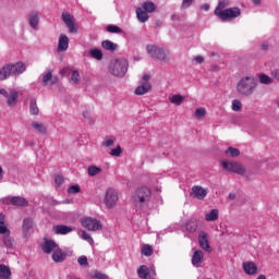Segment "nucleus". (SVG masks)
<instances>
[{"mask_svg":"<svg viewBox=\"0 0 279 279\" xmlns=\"http://www.w3.org/2000/svg\"><path fill=\"white\" fill-rule=\"evenodd\" d=\"M117 202H119V194L117 193V190L109 187L105 196V204L107 208H114V206H117Z\"/></svg>","mask_w":279,"mask_h":279,"instance_id":"9b49d317","label":"nucleus"},{"mask_svg":"<svg viewBox=\"0 0 279 279\" xmlns=\"http://www.w3.org/2000/svg\"><path fill=\"white\" fill-rule=\"evenodd\" d=\"M107 32H109V34H123V29L117 25L107 26Z\"/></svg>","mask_w":279,"mask_h":279,"instance_id":"58836bf2","label":"nucleus"},{"mask_svg":"<svg viewBox=\"0 0 279 279\" xmlns=\"http://www.w3.org/2000/svg\"><path fill=\"white\" fill-rule=\"evenodd\" d=\"M1 173H3V168L0 166V180H3V175H1Z\"/></svg>","mask_w":279,"mask_h":279,"instance_id":"bf43d9fd","label":"nucleus"},{"mask_svg":"<svg viewBox=\"0 0 279 279\" xmlns=\"http://www.w3.org/2000/svg\"><path fill=\"white\" fill-rule=\"evenodd\" d=\"M81 223L83 228H86V230H89L90 232H97V230H101V221L92 217L83 218Z\"/></svg>","mask_w":279,"mask_h":279,"instance_id":"9d476101","label":"nucleus"},{"mask_svg":"<svg viewBox=\"0 0 279 279\" xmlns=\"http://www.w3.org/2000/svg\"><path fill=\"white\" fill-rule=\"evenodd\" d=\"M69 49V36L60 35L58 43V51H66Z\"/></svg>","mask_w":279,"mask_h":279,"instance_id":"b1692460","label":"nucleus"},{"mask_svg":"<svg viewBox=\"0 0 279 279\" xmlns=\"http://www.w3.org/2000/svg\"><path fill=\"white\" fill-rule=\"evenodd\" d=\"M63 23H65L70 34H77V28L75 27V20L73 15L69 12H63L61 15Z\"/></svg>","mask_w":279,"mask_h":279,"instance_id":"ddd939ff","label":"nucleus"},{"mask_svg":"<svg viewBox=\"0 0 279 279\" xmlns=\"http://www.w3.org/2000/svg\"><path fill=\"white\" fill-rule=\"evenodd\" d=\"M32 228H34V220H32V218L24 219L22 226L24 234H27Z\"/></svg>","mask_w":279,"mask_h":279,"instance_id":"f704fd0d","label":"nucleus"},{"mask_svg":"<svg viewBox=\"0 0 279 279\" xmlns=\"http://www.w3.org/2000/svg\"><path fill=\"white\" fill-rule=\"evenodd\" d=\"M10 202L13 206H24L25 207V206L29 205V202H27L25 199V197H22V196H13V197H11Z\"/></svg>","mask_w":279,"mask_h":279,"instance_id":"a878e982","label":"nucleus"},{"mask_svg":"<svg viewBox=\"0 0 279 279\" xmlns=\"http://www.w3.org/2000/svg\"><path fill=\"white\" fill-rule=\"evenodd\" d=\"M192 3H193V0H183L181 4V10H186V8H191Z\"/></svg>","mask_w":279,"mask_h":279,"instance_id":"603ef678","label":"nucleus"},{"mask_svg":"<svg viewBox=\"0 0 279 279\" xmlns=\"http://www.w3.org/2000/svg\"><path fill=\"white\" fill-rule=\"evenodd\" d=\"M112 145H114V140H112V138H106V140L101 143V146H102V147H112Z\"/></svg>","mask_w":279,"mask_h":279,"instance_id":"09e8293b","label":"nucleus"},{"mask_svg":"<svg viewBox=\"0 0 279 279\" xmlns=\"http://www.w3.org/2000/svg\"><path fill=\"white\" fill-rule=\"evenodd\" d=\"M101 47L102 49H106V51H117V49H119V45L108 39L101 43Z\"/></svg>","mask_w":279,"mask_h":279,"instance_id":"cd10ccee","label":"nucleus"},{"mask_svg":"<svg viewBox=\"0 0 279 279\" xmlns=\"http://www.w3.org/2000/svg\"><path fill=\"white\" fill-rule=\"evenodd\" d=\"M82 239L84 241H87V243H89V245H93L95 243V240H93V236H90V234H88L86 231L82 232Z\"/></svg>","mask_w":279,"mask_h":279,"instance_id":"c03bdc74","label":"nucleus"},{"mask_svg":"<svg viewBox=\"0 0 279 279\" xmlns=\"http://www.w3.org/2000/svg\"><path fill=\"white\" fill-rule=\"evenodd\" d=\"M0 234H2V243L8 250L14 247V239L10 235V229L5 226V216L0 214Z\"/></svg>","mask_w":279,"mask_h":279,"instance_id":"6e6552de","label":"nucleus"},{"mask_svg":"<svg viewBox=\"0 0 279 279\" xmlns=\"http://www.w3.org/2000/svg\"><path fill=\"white\" fill-rule=\"evenodd\" d=\"M81 189L80 185H72L68 189V193L70 195H76V193H80Z\"/></svg>","mask_w":279,"mask_h":279,"instance_id":"49530a36","label":"nucleus"},{"mask_svg":"<svg viewBox=\"0 0 279 279\" xmlns=\"http://www.w3.org/2000/svg\"><path fill=\"white\" fill-rule=\"evenodd\" d=\"M169 100L174 106H182V104H184V96H182L181 94H174L171 97H169Z\"/></svg>","mask_w":279,"mask_h":279,"instance_id":"c85d7f7f","label":"nucleus"},{"mask_svg":"<svg viewBox=\"0 0 279 279\" xmlns=\"http://www.w3.org/2000/svg\"><path fill=\"white\" fill-rule=\"evenodd\" d=\"M253 3H254L255 5H258V4H260V0H253Z\"/></svg>","mask_w":279,"mask_h":279,"instance_id":"052dcab7","label":"nucleus"},{"mask_svg":"<svg viewBox=\"0 0 279 279\" xmlns=\"http://www.w3.org/2000/svg\"><path fill=\"white\" fill-rule=\"evenodd\" d=\"M38 23H40V19L38 17V12H32L28 15V24L32 29H38Z\"/></svg>","mask_w":279,"mask_h":279,"instance_id":"412c9836","label":"nucleus"},{"mask_svg":"<svg viewBox=\"0 0 279 279\" xmlns=\"http://www.w3.org/2000/svg\"><path fill=\"white\" fill-rule=\"evenodd\" d=\"M194 60H195V62H197V64L204 63V57H202V56H196V57L194 58Z\"/></svg>","mask_w":279,"mask_h":279,"instance_id":"864d4df0","label":"nucleus"},{"mask_svg":"<svg viewBox=\"0 0 279 279\" xmlns=\"http://www.w3.org/2000/svg\"><path fill=\"white\" fill-rule=\"evenodd\" d=\"M229 199H236V194L230 193L229 194Z\"/></svg>","mask_w":279,"mask_h":279,"instance_id":"13d9d810","label":"nucleus"},{"mask_svg":"<svg viewBox=\"0 0 279 279\" xmlns=\"http://www.w3.org/2000/svg\"><path fill=\"white\" fill-rule=\"evenodd\" d=\"M89 56L90 58H94V60H104V52L98 48L90 49Z\"/></svg>","mask_w":279,"mask_h":279,"instance_id":"2f4dec72","label":"nucleus"},{"mask_svg":"<svg viewBox=\"0 0 279 279\" xmlns=\"http://www.w3.org/2000/svg\"><path fill=\"white\" fill-rule=\"evenodd\" d=\"M61 75H64V73H66V69H63L60 71Z\"/></svg>","mask_w":279,"mask_h":279,"instance_id":"680f3d73","label":"nucleus"},{"mask_svg":"<svg viewBox=\"0 0 279 279\" xmlns=\"http://www.w3.org/2000/svg\"><path fill=\"white\" fill-rule=\"evenodd\" d=\"M201 9H203L205 12H208V10H210V4L204 3L201 5Z\"/></svg>","mask_w":279,"mask_h":279,"instance_id":"6e6d98bb","label":"nucleus"},{"mask_svg":"<svg viewBox=\"0 0 279 279\" xmlns=\"http://www.w3.org/2000/svg\"><path fill=\"white\" fill-rule=\"evenodd\" d=\"M31 128H33L37 134H47V126L43 122L33 121L31 123Z\"/></svg>","mask_w":279,"mask_h":279,"instance_id":"4be33fe9","label":"nucleus"},{"mask_svg":"<svg viewBox=\"0 0 279 279\" xmlns=\"http://www.w3.org/2000/svg\"><path fill=\"white\" fill-rule=\"evenodd\" d=\"M77 263H78V265H81V267H87L88 257L83 255V256L78 257Z\"/></svg>","mask_w":279,"mask_h":279,"instance_id":"de8ad7c7","label":"nucleus"},{"mask_svg":"<svg viewBox=\"0 0 279 279\" xmlns=\"http://www.w3.org/2000/svg\"><path fill=\"white\" fill-rule=\"evenodd\" d=\"M185 230L187 232H197V219H191L185 223Z\"/></svg>","mask_w":279,"mask_h":279,"instance_id":"c9c22d12","label":"nucleus"},{"mask_svg":"<svg viewBox=\"0 0 279 279\" xmlns=\"http://www.w3.org/2000/svg\"><path fill=\"white\" fill-rule=\"evenodd\" d=\"M142 254L144 256H151V254H154V247H151V245H149V244H145L142 247Z\"/></svg>","mask_w":279,"mask_h":279,"instance_id":"ea45409f","label":"nucleus"},{"mask_svg":"<svg viewBox=\"0 0 279 279\" xmlns=\"http://www.w3.org/2000/svg\"><path fill=\"white\" fill-rule=\"evenodd\" d=\"M256 86H258V80L254 76H244L238 82L236 90L240 95L250 97L251 95H254Z\"/></svg>","mask_w":279,"mask_h":279,"instance_id":"f257e3e1","label":"nucleus"},{"mask_svg":"<svg viewBox=\"0 0 279 279\" xmlns=\"http://www.w3.org/2000/svg\"><path fill=\"white\" fill-rule=\"evenodd\" d=\"M93 278H94V279H110V278L108 277V275H106V274H104V272H99V271H96Z\"/></svg>","mask_w":279,"mask_h":279,"instance_id":"3c124183","label":"nucleus"},{"mask_svg":"<svg viewBox=\"0 0 279 279\" xmlns=\"http://www.w3.org/2000/svg\"><path fill=\"white\" fill-rule=\"evenodd\" d=\"M225 154H226V156H228V158H236V157L241 156V150L230 146L226 149Z\"/></svg>","mask_w":279,"mask_h":279,"instance_id":"c756f323","label":"nucleus"},{"mask_svg":"<svg viewBox=\"0 0 279 279\" xmlns=\"http://www.w3.org/2000/svg\"><path fill=\"white\" fill-rule=\"evenodd\" d=\"M259 82L260 84H265L268 86L269 84H274V78H271L267 74H262L259 75Z\"/></svg>","mask_w":279,"mask_h":279,"instance_id":"4c0bfd02","label":"nucleus"},{"mask_svg":"<svg viewBox=\"0 0 279 279\" xmlns=\"http://www.w3.org/2000/svg\"><path fill=\"white\" fill-rule=\"evenodd\" d=\"M29 112L33 117H38L40 109H38V105L36 104V99L32 98L29 104Z\"/></svg>","mask_w":279,"mask_h":279,"instance_id":"473e14b6","label":"nucleus"},{"mask_svg":"<svg viewBox=\"0 0 279 279\" xmlns=\"http://www.w3.org/2000/svg\"><path fill=\"white\" fill-rule=\"evenodd\" d=\"M194 117L196 119H202L204 117H206V109L205 108H198L195 110Z\"/></svg>","mask_w":279,"mask_h":279,"instance_id":"79ce46f5","label":"nucleus"},{"mask_svg":"<svg viewBox=\"0 0 279 279\" xmlns=\"http://www.w3.org/2000/svg\"><path fill=\"white\" fill-rule=\"evenodd\" d=\"M201 263H204V252L202 250H195L192 255V265L199 267Z\"/></svg>","mask_w":279,"mask_h":279,"instance_id":"6ab92c4d","label":"nucleus"},{"mask_svg":"<svg viewBox=\"0 0 279 279\" xmlns=\"http://www.w3.org/2000/svg\"><path fill=\"white\" fill-rule=\"evenodd\" d=\"M232 110L233 112H241V110H243V102L239 99H234L232 101Z\"/></svg>","mask_w":279,"mask_h":279,"instance_id":"e433bc0d","label":"nucleus"},{"mask_svg":"<svg viewBox=\"0 0 279 279\" xmlns=\"http://www.w3.org/2000/svg\"><path fill=\"white\" fill-rule=\"evenodd\" d=\"M262 49H263L264 51H267V49H269V45L263 44V45H262Z\"/></svg>","mask_w":279,"mask_h":279,"instance_id":"4d7b16f0","label":"nucleus"},{"mask_svg":"<svg viewBox=\"0 0 279 279\" xmlns=\"http://www.w3.org/2000/svg\"><path fill=\"white\" fill-rule=\"evenodd\" d=\"M150 76L145 74L143 76L142 85L136 87L135 95H147L148 90H151V84L149 83Z\"/></svg>","mask_w":279,"mask_h":279,"instance_id":"4468645a","label":"nucleus"},{"mask_svg":"<svg viewBox=\"0 0 279 279\" xmlns=\"http://www.w3.org/2000/svg\"><path fill=\"white\" fill-rule=\"evenodd\" d=\"M172 20H175V15H172Z\"/></svg>","mask_w":279,"mask_h":279,"instance_id":"e2e57ef3","label":"nucleus"},{"mask_svg":"<svg viewBox=\"0 0 279 279\" xmlns=\"http://www.w3.org/2000/svg\"><path fill=\"white\" fill-rule=\"evenodd\" d=\"M192 195L196 199H205L206 195H208V190L204 189L202 185L192 186Z\"/></svg>","mask_w":279,"mask_h":279,"instance_id":"2eb2a0df","label":"nucleus"},{"mask_svg":"<svg viewBox=\"0 0 279 279\" xmlns=\"http://www.w3.org/2000/svg\"><path fill=\"white\" fill-rule=\"evenodd\" d=\"M41 247L45 254H51V252H54L60 246L53 240H46Z\"/></svg>","mask_w":279,"mask_h":279,"instance_id":"a211bd4d","label":"nucleus"},{"mask_svg":"<svg viewBox=\"0 0 279 279\" xmlns=\"http://www.w3.org/2000/svg\"><path fill=\"white\" fill-rule=\"evenodd\" d=\"M43 84L44 86H47L48 84H58L57 76L53 77V72L51 70H48L47 72L41 74Z\"/></svg>","mask_w":279,"mask_h":279,"instance_id":"dca6fc26","label":"nucleus"},{"mask_svg":"<svg viewBox=\"0 0 279 279\" xmlns=\"http://www.w3.org/2000/svg\"><path fill=\"white\" fill-rule=\"evenodd\" d=\"M70 82H72V84H78L80 83V72L77 70H74L72 72Z\"/></svg>","mask_w":279,"mask_h":279,"instance_id":"a19ab883","label":"nucleus"},{"mask_svg":"<svg viewBox=\"0 0 279 279\" xmlns=\"http://www.w3.org/2000/svg\"><path fill=\"white\" fill-rule=\"evenodd\" d=\"M156 12V4L151 1L142 3V7L136 9V16L140 23H147L149 21V14Z\"/></svg>","mask_w":279,"mask_h":279,"instance_id":"39448f33","label":"nucleus"},{"mask_svg":"<svg viewBox=\"0 0 279 279\" xmlns=\"http://www.w3.org/2000/svg\"><path fill=\"white\" fill-rule=\"evenodd\" d=\"M222 169L229 171L230 173H236L238 175H245V167L236 161L223 160L221 162Z\"/></svg>","mask_w":279,"mask_h":279,"instance_id":"1a4fd4ad","label":"nucleus"},{"mask_svg":"<svg viewBox=\"0 0 279 279\" xmlns=\"http://www.w3.org/2000/svg\"><path fill=\"white\" fill-rule=\"evenodd\" d=\"M146 51L150 54V58L159 60V62H169V50L158 47L156 45H148Z\"/></svg>","mask_w":279,"mask_h":279,"instance_id":"0eeeda50","label":"nucleus"},{"mask_svg":"<svg viewBox=\"0 0 279 279\" xmlns=\"http://www.w3.org/2000/svg\"><path fill=\"white\" fill-rule=\"evenodd\" d=\"M54 182H56L57 186H62V184H64V177L58 174L54 178Z\"/></svg>","mask_w":279,"mask_h":279,"instance_id":"8fccbe9b","label":"nucleus"},{"mask_svg":"<svg viewBox=\"0 0 279 279\" xmlns=\"http://www.w3.org/2000/svg\"><path fill=\"white\" fill-rule=\"evenodd\" d=\"M226 8L223 2H219L218 7L215 9L214 14L220 19V21H232V19H238L241 16V9L240 8Z\"/></svg>","mask_w":279,"mask_h":279,"instance_id":"20e7f679","label":"nucleus"},{"mask_svg":"<svg viewBox=\"0 0 279 279\" xmlns=\"http://www.w3.org/2000/svg\"><path fill=\"white\" fill-rule=\"evenodd\" d=\"M52 260H54V263H64V260H66V253H64L60 246L52 252Z\"/></svg>","mask_w":279,"mask_h":279,"instance_id":"aec40b11","label":"nucleus"},{"mask_svg":"<svg viewBox=\"0 0 279 279\" xmlns=\"http://www.w3.org/2000/svg\"><path fill=\"white\" fill-rule=\"evenodd\" d=\"M0 95H3V97H5L8 99V97L10 96V93H8V90H5V88H0Z\"/></svg>","mask_w":279,"mask_h":279,"instance_id":"5fc2aeb1","label":"nucleus"},{"mask_svg":"<svg viewBox=\"0 0 279 279\" xmlns=\"http://www.w3.org/2000/svg\"><path fill=\"white\" fill-rule=\"evenodd\" d=\"M130 62L125 58H118L110 61L108 71L114 77H125Z\"/></svg>","mask_w":279,"mask_h":279,"instance_id":"7ed1b4c3","label":"nucleus"},{"mask_svg":"<svg viewBox=\"0 0 279 279\" xmlns=\"http://www.w3.org/2000/svg\"><path fill=\"white\" fill-rule=\"evenodd\" d=\"M134 199L136 206H140V208H145V206H147L151 199V189L147 186L138 187L135 192Z\"/></svg>","mask_w":279,"mask_h":279,"instance_id":"423d86ee","label":"nucleus"},{"mask_svg":"<svg viewBox=\"0 0 279 279\" xmlns=\"http://www.w3.org/2000/svg\"><path fill=\"white\" fill-rule=\"evenodd\" d=\"M198 245L204 250V252H207L208 254L213 252V246H210V241L208 240V233H206V231H199Z\"/></svg>","mask_w":279,"mask_h":279,"instance_id":"f8f14e48","label":"nucleus"},{"mask_svg":"<svg viewBox=\"0 0 279 279\" xmlns=\"http://www.w3.org/2000/svg\"><path fill=\"white\" fill-rule=\"evenodd\" d=\"M0 278L1 279H11L12 270L5 266V264H0Z\"/></svg>","mask_w":279,"mask_h":279,"instance_id":"bb28decb","label":"nucleus"},{"mask_svg":"<svg viewBox=\"0 0 279 279\" xmlns=\"http://www.w3.org/2000/svg\"><path fill=\"white\" fill-rule=\"evenodd\" d=\"M122 149L121 146H117L116 148L110 150V156H116L117 158H119V156H121L122 154Z\"/></svg>","mask_w":279,"mask_h":279,"instance_id":"a18cd8bd","label":"nucleus"},{"mask_svg":"<svg viewBox=\"0 0 279 279\" xmlns=\"http://www.w3.org/2000/svg\"><path fill=\"white\" fill-rule=\"evenodd\" d=\"M54 234H69L73 232V228L64 225H57L53 227Z\"/></svg>","mask_w":279,"mask_h":279,"instance_id":"5701e85b","label":"nucleus"},{"mask_svg":"<svg viewBox=\"0 0 279 279\" xmlns=\"http://www.w3.org/2000/svg\"><path fill=\"white\" fill-rule=\"evenodd\" d=\"M206 221H217L219 219V209H211L205 215Z\"/></svg>","mask_w":279,"mask_h":279,"instance_id":"72a5a7b5","label":"nucleus"},{"mask_svg":"<svg viewBox=\"0 0 279 279\" xmlns=\"http://www.w3.org/2000/svg\"><path fill=\"white\" fill-rule=\"evenodd\" d=\"M243 269L245 274H247V276H256V274L258 272V267L256 266V264H254V262H244Z\"/></svg>","mask_w":279,"mask_h":279,"instance_id":"f3484780","label":"nucleus"},{"mask_svg":"<svg viewBox=\"0 0 279 279\" xmlns=\"http://www.w3.org/2000/svg\"><path fill=\"white\" fill-rule=\"evenodd\" d=\"M87 171L88 175H97V173H100L101 169L97 166H89Z\"/></svg>","mask_w":279,"mask_h":279,"instance_id":"37998d69","label":"nucleus"},{"mask_svg":"<svg viewBox=\"0 0 279 279\" xmlns=\"http://www.w3.org/2000/svg\"><path fill=\"white\" fill-rule=\"evenodd\" d=\"M8 106H16V101H19V92L16 89H10L9 96H8Z\"/></svg>","mask_w":279,"mask_h":279,"instance_id":"393cba45","label":"nucleus"},{"mask_svg":"<svg viewBox=\"0 0 279 279\" xmlns=\"http://www.w3.org/2000/svg\"><path fill=\"white\" fill-rule=\"evenodd\" d=\"M137 276L141 279L149 278V268L145 265L140 266V268L137 269Z\"/></svg>","mask_w":279,"mask_h":279,"instance_id":"7c9ffc66","label":"nucleus"},{"mask_svg":"<svg viewBox=\"0 0 279 279\" xmlns=\"http://www.w3.org/2000/svg\"><path fill=\"white\" fill-rule=\"evenodd\" d=\"M25 71H27V66H25V63L23 62L5 64L0 70V80L3 82L4 80H8V77H12V75L17 77V75H23Z\"/></svg>","mask_w":279,"mask_h":279,"instance_id":"f03ea898","label":"nucleus"}]
</instances>
